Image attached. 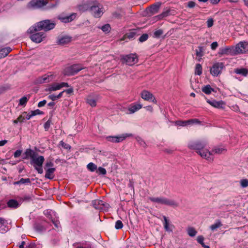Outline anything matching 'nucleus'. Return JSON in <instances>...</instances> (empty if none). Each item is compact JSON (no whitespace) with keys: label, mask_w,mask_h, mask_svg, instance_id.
<instances>
[{"label":"nucleus","mask_w":248,"mask_h":248,"mask_svg":"<svg viewBox=\"0 0 248 248\" xmlns=\"http://www.w3.org/2000/svg\"><path fill=\"white\" fill-rule=\"evenodd\" d=\"M229 49L228 48H222L220 50L219 53L221 54H227L229 51Z\"/></svg>","instance_id":"obj_57"},{"label":"nucleus","mask_w":248,"mask_h":248,"mask_svg":"<svg viewBox=\"0 0 248 248\" xmlns=\"http://www.w3.org/2000/svg\"><path fill=\"white\" fill-rule=\"evenodd\" d=\"M73 246L76 248H92V244L87 242L75 243Z\"/></svg>","instance_id":"obj_22"},{"label":"nucleus","mask_w":248,"mask_h":248,"mask_svg":"<svg viewBox=\"0 0 248 248\" xmlns=\"http://www.w3.org/2000/svg\"><path fill=\"white\" fill-rule=\"evenodd\" d=\"M223 67V64L222 62L215 63L210 69V73L213 76H217L220 73Z\"/></svg>","instance_id":"obj_13"},{"label":"nucleus","mask_w":248,"mask_h":248,"mask_svg":"<svg viewBox=\"0 0 248 248\" xmlns=\"http://www.w3.org/2000/svg\"><path fill=\"white\" fill-rule=\"evenodd\" d=\"M202 90L203 93L207 94H210L212 92L214 91V89L209 85L203 86L202 88Z\"/></svg>","instance_id":"obj_33"},{"label":"nucleus","mask_w":248,"mask_h":248,"mask_svg":"<svg viewBox=\"0 0 248 248\" xmlns=\"http://www.w3.org/2000/svg\"><path fill=\"white\" fill-rule=\"evenodd\" d=\"M51 121L48 120L44 124V128L46 131H47L50 127Z\"/></svg>","instance_id":"obj_51"},{"label":"nucleus","mask_w":248,"mask_h":248,"mask_svg":"<svg viewBox=\"0 0 248 248\" xmlns=\"http://www.w3.org/2000/svg\"><path fill=\"white\" fill-rule=\"evenodd\" d=\"M187 6L189 8H193L195 6V3L192 1H189Z\"/></svg>","instance_id":"obj_63"},{"label":"nucleus","mask_w":248,"mask_h":248,"mask_svg":"<svg viewBox=\"0 0 248 248\" xmlns=\"http://www.w3.org/2000/svg\"><path fill=\"white\" fill-rule=\"evenodd\" d=\"M63 91H64V92H66L67 93L71 94V93H73V88H71L68 89L64 90Z\"/></svg>","instance_id":"obj_64"},{"label":"nucleus","mask_w":248,"mask_h":248,"mask_svg":"<svg viewBox=\"0 0 248 248\" xmlns=\"http://www.w3.org/2000/svg\"><path fill=\"white\" fill-rule=\"evenodd\" d=\"M76 16V14L73 13L69 16H59V19L63 23H68L73 20Z\"/></svg>","instance_id":"obj_20"},{"label":"nucleus","mask_w":248,"mask_h":248,"mask_svg":"<svg viewBox=\"0 0 248 248\" xmlns=\"http://www.w3.org/2000/svg\"><path fill=\"white\" fill-rule=\"evenodd\" d=\"M136 140L139 142V143L142 147H145L146 146V144L145 142L140 137H137L136 138Z\"/></svg>","instance_id":"obj_43"},{"label":"nucleus","mask_w":248,"mask_h":248,"mask_svg":"<svg viewBox=\"0 0 248 248\" xmlns=\"http://www.w3.org/2000/svg\"><path fill=\"white\" fill-rule=\"evenodd\" d=\"M44 160L45 158L44 156L38 155V154L31 160V164L33 165L35 169L40 174H42L43 172L42 165Z\"/></svg>","instance_id":"obj_3"},{"label":"nucleus","mask_w":248,"mask_h":248,"mask_svg":"<svg viewBox=\"0 0 248 248\" xmlns=\"http://www.w3.org/2000/svg\"><path fill=\"white\" fill-rule=\"evenodd\" d=\"M123 227V224L121 220H117L115 223V228L116 229H120Z\"/></svg>","instance_id":"obj_46"},{"label":"nucleus","mask_w":248,"mask_h":248,"mask_svg":"<svg viewBox=\"0 0 248 248\" xmlns=\"http://www.w3.org/2000/svg\"><path fill=\"white\" fill-rule=\"evenodd\" d=\"M123 63L128 65H133L138 62L137 57L135 54H131L123 57L121 59Z\"/></svg>","instance_id":"obj_7"},{"label":"nucleus","mask_w":248,"mask_h":248,"mask_svg":"<svg viewBox=\"0 0 248 248\" xmlns=\"http://www.w3.org/2000/svg\"><path fill=\"white\" fill-rule=\"evenodd\" d=\"M37 32L32 33V34L30 36V38L33 42L39 43L46 37V35L43 32Z\"/></svg>","instance_id":"obj_11"},{"label":"nucleus","mask_w":248,"mask_h":248,"mask_svg":"<svg viewBox=\"0 0 248 248\" xmlns=\"http://www.w3.org/2000/svg\"><path fill=\"white\" fill-rule=\"evenodd\" d=\"M198 154L202 158H204L209 161H212L213 158L211 157L212 155V152L209 151L208 150L202 149L201 151L198 152Z\"/></svg>","instance_id":"obj_17"},{"label":"nucleus","mask_w":248,"mask_h":248,"mask_svg":"<svg viewBox=\"0 0 248 248\" xmlns=\"http://www.w3.org/2000/svg\"><path fill=\"white\" fill-rule=\"evenodd\" d=\"M87 168L88 170L92 172H93L96 170L97 166L95 165L94 163L91 162L87 165Z\"/></svg>","instance_id":"obj_38"},{"label":"nucleus","mask_w":248,"mask_h":248,"mask_svg":"<svg viewBox=\"0 0 248 248\" xmlns=\"http://www.w3.org/2000/svg\"><path fill=\"white\" fill-rule=\"evenodd\" d=\"M55 24V23L49 20L41 21L31 27L28 30V32L32 33L42 30L48 31L54 28Z\"/></svg>","instance_id":"obj_1"},{"label":"nucleus","mask_w":248,"mask_h":248,"mask_svg":"<svg viewBox=\"0 0 248 248\" xmlns=\"http://www.w3.org/2000/svg\"><path fill=\"white\" fill-rule=\"evenodd\" d=\"M61 89L59 83H54L50 85L49 87L46 89L47 92H53Z\"/></svg>","instance_id":"obj_30"},{"label":"nucleus","mask_w":248,"mask_h":248,"mask_svg":"<svg viewBox=\"0 0 248 248\" xmlns=\"http://www.w3.org/2000/svg\"><path fill=\"white\" fill-rule=\"evenodd\" d=\"M71 41V37L69 36H63L59 38L58 43L59 45H64L68 44Z\"/></svg>","instance_id":"obj_23"},{"label":"nucleus","mask_w":248,"mask_h":248,"mask_svg":"<svg viewBox=\"0 0 248 248\" xmlns=\"http://www.w3.org/2000/svg\"><path fill=\"white\" fill-rule=\"evenodd\" d=\"M98 99V97L96 94L89 95L87 97L86 102L91 107H94L96 105V101Z\"/></svg>","instance_id":"obj_16"},{"label":"nucleus","mask_w":248,"mask_h":248,"mask_svg":"<svg viewBox=\"0 0 248 248\" xmlns=\"http://www.w3.org/2000/svg\"><path fill=\"white\" fill-rule=\"evenodd\" d=\"M188 123H189V124H200L201 122L197 119H193L188 120Z\"/></svg>","instance_id":"obj_49"},{"label":"nucleus","mask_w":248,"mask_h":248,"mask_svg":"<svg viewBox=\"0 0 248 248\" xmlns=\"http://www.w3.org/2000/svg\"><path fill=\"white\" fill-rule=\"evenodd\" d=\"M131 134H124L118 136H108L107 139L108 141L112 142L118 143L123 141L126 137H131Z\"/></svg>","instance_id":"obj_12"},{"label":"nucleus","mask_w":248,"mask_h":248,"mask_svg":"<svg viewBox=\"0 0 248 248\" xmlns=\"http://www.w3.org/2000/svg\"><path fill=\"white\" fill-rule=\"evenodd\" d=\"M100 29L102 30L103 31L106 33H108L111 30V27L108 24H105L102 26Z\"/></svg>","instance_id":"obj_39"},{"label":"nucleus","mask_w":248,"mask_h":248,"mask_svg":"<svg viewBox=\"0 0 248 248\" xmlns=\"http://www.w3.org/2000/svg\"><path fill=\"white\" fill-rule=\"evenodd\" d=\"M197 242L200 244L202 247H203L204 248H210V247L208 245H206L204 242H203V241H204V237L202 235H200V236H198L197 237Z\"/></svg>","instance_id":"obj_34"},{"label":"nucleus","mask_w":248,"mask_h":248,"mask_svg":"<svg viewBox=\"0 0 248 248\" xmlns=\"http://www.w3.org/2000/svg\"><path fill=\"white\" fill-rule=\"evenodd\" d=\"M90 11L95 17H99L103 14L102 6L98 2H92Z\"/></svg>","instance_id":"obj_6"},{"label":"nucleus","mask_w":248,"mask_h":248,"mask_svg":"<svg viewBox=\"0 0 248 248\" xmlns=\"http://www.w3.org/2000/svg\"><path fill=\"white\" fill-rule=\"evenodd\" d=\"M149 199L153 202L170 206L173 207L178 206V203L174 200L164 197H149Z\"/></svg>","instance_id":"obj_2"},{"label":"nucleus","mask_w":248,"mask_h":248,"mask_svg":"<svg viewBox=\"0 0 248 248\" xmlns=\"http://www.w3.org/2000/svg\"><path fill=\"white\" fill-rule=\"evenodd\" d=\"M226 150V149H225L224 148H222V147L215 148L214 149H213L212 151V155L213 154H218V155L221 154L223 153V152L225 151Z\"/></svg>","instance_id":"obj_35"},{"label":"nucleus","mask_w":248,"mask_h":248,"mask_svg":"<svg viewBox=\"0 0 248 248\" xmlns=\"http://www.w3.org/2000/svg\"><path fill=\"white\" fill-rule=\"evenodd\" d=\"M234 72L237 74L241 75L244 77H246L248 73V70L244 68H236L234 70Z\"/></svg>","instance_id":"obj_28"},{"label":"nucleus","mask_w":248,"mask_h":248,"mask_svg":"<svg viewBox=\"0 0 248 248\" xmlns=\"http://www.w3.org/2000/svg\"><path fill=\"white\" fill-rule=\"evenodd\" d=\"M24 155L25 156L23 157V159H28L30 158L31 160H32L33 158L35 157V155H37V153L32 149L29 148L26 150L24 153Z\"/></svg>","instance_id":"obj_18"},{"label":"nucleus","mask_w":248,"mask_h":248,"mask_svg":"<svg viewBox=\"0 0 248 248\" xmlns=\"http://www.w3.org/2000/svg\"><path fill=\"white\" fill-rule=\"evenodd\" d=\"M163 33V31L162 30H158L155 31L154 33V37L155 38H159L161 35Z\"/></svg>","instance_id":"obj_42"},{"label":"nucleus","mask_w":248,"mask_h":248,"mask_svg":"<svg viewBox=\"0 0 248 248\" xmlns=\"http://www.w3.org/2000/svg\"><path fill=\"white\" fill-rule=\"evenodd\" d=\"M202 73V67L200 64H197L195 68V74L201 75Z\"/></svg>","instance_id":"obj_40"},{"label":"nucleus","mask_w":248,"mask_h":248,"mask_svg":"<svg viewBox=\"0 0 248 248\" xmlns=\"http://www.w3.org/2000/svg\"><path fill=\"white\" fill-rule=\"evenodd\" d=\"M11 50L12 49L10 47H7L1 49L0 50V59L6 57Z\"/></svg>","instance_id":"obj_27"},{"label":"nucleus","mask_w":248,"mask_h":248,"mask_svg":"<svg viewBox=\"0 0 248 248\" xmlns=\"http://www.w3.org/2000/svg\"><path fill=\"white\" fill-rule=\"evenodd\" d=\"M207 102L208 103H209L212 106H213L215 108H223V105H224L223 102L221 101H217L215 100H207Z\"/></svg>","instance_id":"obj_21"},{"label":"nucleus","mask_w":248,"mask_h":248,"mask_svg":"<svg viewBox=\"0 0 248 248\" xmlns=\"http://www.w3.org/2000/svg\"><path fill=\"white\" fill-rule=\"evenodd\" d=\"M136 30H133L131 31H129V32L127 33L126 34V35L127 37V38H128L129 39H132L133 37H134V36L136 35Z\"/></svg>","instance_id":"obj_41"},{"label":"nucleus","mask_w":248,"mask_h":248,"mask_svg":"<svg viewBox=\"0 0 248 248\" xmlns=\"http://www.w3.org/2000/svg\"><path fill=\"white\" fill-rule=\"evenodd\" d=\"M141 97L145 100L151 101L155 103H156V99L153 94L146 90H144L141 93Z\"/></svg>","instance_id":"obj_15"},{"label":"nucleus","mask_w":248,"mask_h":248,"mask_svg":"<svg viewBox=\"0 0 248 248\" xmlns=\"http://www.w3.org/2000/svg\"><path fill=\"white\" fill-rule=\"evenodd\" d=\"M53 78V75L51 73L45 74L41 77L37 78L35 80L36 84H43L50 82Z\"/></svg>","instance_id":"obj_10"},{"label":"nucleus","mask_w":248,"mask_h":248,"mask_svg":"<svg viewBox=\"0 0 248 248\" xmlns=\"http://www.w3.org/2000/svg\"><path fill=\"white\" fill-rule=\"evenodd\" d=\"M94 208L100 211H106L109 208V204L101 200H96L92 202Z\"/></svg>","instance_id":"obj_9"},{"label":"nucleus","mask_w":248,"mask_h":248,"mask_svg":"<svg viewBox=\"0 0 248 248\" xmlns=\"http://www.w3.org/2000/svg\"><path fill=\"white\" fill-rule=\"evenodd\" d=\"M7 205L9 207L16 208L18 207L19 203L15 200H10L7 202Z\"/></svg>","instance_id":"obj_32"},{"label":"nucleus","mask_w":248,"mask_h":248,"mask_svg":"<svg viewBox=\"0 0 248 248\" xmlns=\"http://www.w3.org/2000/svg\"><path fill=\"white\" fill-rule=\"evenodd\" d=\"M48 98L49 99H51L52 100V101H55L57 99H58V98L57 97V95H55L54 94H51V95H49L48 96Z\"/></svg>","instance_id":"obj_61"},{"label":"nucleus","mask_w":248,"mask_h":248,"mask_svg":"<svg viewBox=\"0 0 248 248\" xmlns=\"http://www.w3.org/2000/svg\"><path fill=\"white\" fill-rule=\"evenodd\" d=\"M83 69V67L79 64H74L65 68L63 74L66 76L74 75Z\"/></svg>","instance_id":"obj_4"},{"label":"nucleus","mask_w":248,"mask_h":248,"mask_svg":"<svg viewBox=\"0 0 248 248\" xmlns=\"http://www.w3.org/2000/svg\"><path fill=\"white\" fill-rule=\"evenodd\" d=\"M214 23V20L213 18H209L207 21V26L210 28L213 26Z\"/></svg>","instance_id":"obj_55"},{"label":"nucleus","mask_w":248,"mask_h":248,"mask_svg":"<svg viewBox=\"0 0 248 248\" xmlns=\"http://www.w3.org/2000/svg\"><path fill=\"white\" fill-rule=\"evenodd\" d=\"M177 124L180 126H186L189 124L188 120L186 121H179L177 122Z\"/></svg>","instance_id":"obj_56"},{"label":"nucleus","mask_w":248,"mask_h":248,"mask_svg":"<svg viewBox=\"0 0 248 248\" xmlns=\"http://www.w3.org/2000/svg\"><path fill=\"white\" fill-rule=\"evenodd\" d=\"M92 2H87L84 3H83L78 6V9L80 11L84 12L87 11H90V8L91 7Z\"/></svg>","instance_id":"obj_25"},{"label":"nucleus","mask_w":248,"mask_h":248,"mask_svg":"<svg viewBox=\"0 0 248 248\" xmlns=\"http://www.w3.org/2000/svg\"><path fill=\"white\" fill-rule=\"evenodd\" d=\"M235 52L237 53H243L248 51V43L246 42H241L235 46Z\"/></svg>","instance_id":"obj_14"},{"label":"nucleus","mask_w":248,"mask_h":248,"mask_svg":"<svg viewBox=\"0 0 248 248\" xmlns=\"http://www.w3.org/2000/svg\"><path fill=\"white\" fill-rule=\"evenodd\" d=\"M55 171V168H48L46 170L45 177L48 179H52L54 177L53 173Z\"/></svg>","instance_id":"obj_26"},{"label":"nucleus","mask_w":248,"mask_h":248,"mask_svg":"<svg viewBox=\"0 0 248 248\" xmlns=\"http://www.w3.org/2000/svg\"><path fill=\"white\" fill-rule=\"evenodd\" d=\"M60 144L65 149H70L71 148L69 144L64 143L62 141H61L60 142Z\"/></svg>","instance_id":"obj_50"},{"label":"nucleus","mask_w":248,"mask_h":248,"mask_svg":"<svg viewBox=\"0 0 248 248\" xmlns=\"http://www.w3.org/2000/svg\"><path fill=\"white\" fill-rule=\"evenodd\" d=\"M31 183V181L29 178H21L20 180L15 182L14 185H19L20 184L30 185Z\"/></svg>","instance_id":"obj_29"},{"label":"nucleus","mask_w":248,"mask_h":248,"mask_svg":"<svg viewBox=\"0 0 248 248\" xmlns=\"http://www.w3.org/2000/svg\"><path fill=\"white\" fill-rule=\"evenodd\" d=\"M161 5V3L156 2L153 5H152L149 8L148 10L149 12L152 14H155L157 13L158 10Z\"/></svg>","instance_id":"obj_24"},{"label":"nucleus","mask_w":248,"mask_h":248,"mask_svg":"<svg viewBox=\"0 0 248 248\" xmlns=\"http://www.w3.org/2000/svg\"><path fill=\"white\" fill-rule=\"evenodd\" d=\"M18 120L19 123H22L24 122V121L25 120L24 118V115H23V113L22 115H20L18 118Z\"/></svg>","instance_id":"obj_60"},{"label":"nucleus","mask_w":248,"mask_h":248,"mask_svg":"<svg viewBox=\"0 0 248 248\" xmlns=\"http://www.w3.org/2000/svg\"><path fill=\"white\" fill-rule=\"evenodd\" d=\"M217 46H218V44L217 42H214L213 43H212V44L211 45V48L213 50L216 49L217 48Z\"/></svg>","instance_id":"obj_59"},{"label":"nucleus","mask_w":248,"mask_h":248,"mask_svg":"<svg viewBox=\"0 0 248 248\" xmlns=\"http://www.w3.org/2000/svg\"><path fill=\"white\" fill-rule=\"evenodd\" d=\"M28 99H29L26 96L22 97L19 100V105L21 106L25 105L27 103Z\"/></svg>","instance_id":"obj_45"},{"label":"nucleus","mask_w":248,"mask_h":248,"mask_svg":"<svg viewBox=\"0 0 248 248\" xmlns=\"http://www.w3.org/2000/svg\"><path fill=\"white\" fill-rule=\"evenodd\" d=\"M148 38V35L146 33L142 35L139 38V41L140 42H143L147 40Z\"/></svg>","instance_id":"obj_47"},{"label":"nucleus","mask_w":248,"mask_h":248,"mask_svg":"<svg viewBox=\"0 0 248 248\" xmlns=\"http://www.w3.org/2000/svg\"><path fill=\"white\" fill-rule=\"evenodd\" d=\"M206 145V143L203 141H190L188 144V147L192 150L196 151L197 154L199 151L204 149Z\"/></svg>","instance_id":"obj_5"},{"label":"nucleus","mask_w":248,"mask_h":248,"mask_svg":"<svg viewBox=\"0 0 248 248\" xmlns=\"http://www.w3.org/2000/svg\"><path fill=\"white\" fill-rule=\"evenodd\" d=\"M48 0H32L28 4V7L32 9L41 8L46 5Z\"/></svg>","instance_id":"obj_8"},{"label":"nucleus","mask_w":248,"mask_h":248,"mask_svg":"<svg viewBox=\"0 0 248 248\" xmlns=\"http://www.w3.org/2000/svg\"><path fill=\"white\" fill-rule=\"evenodd\" d=\"M59 85H60V89H61L62 88V87H69V85L66 82H62L61 83H59Z\"/></svg>","instance_id":"obj_62"},{"label":"nucleus","mask_w":248,"mask_h":248,"mask_svg":"<svg viewBox=\"0 0 248 248\" xmlns=\"http://www.w3.org/2000/svg\"><path fill=\"white\" fill-rule=\"evenodd\" d=\"M97 172H98L99 174L103 175H105L107 173L106 170L104 168L101 167L98 168V170Z\"/></svg>","instance_id":"obj_48"},{"label":"nucleus","mask_w":248,"mask_h":248,"mask_svg":"<svg viewBox=\"0 0 248 248\" xmlns=\"http://www.w3.org/2000/svg\"><path fill=\"white\" fill-rule=\"evenodd\" d=\"M222 225L221 222L219 220L217 221L214 224L210 226L211 231H214L216 229L219 228Z\"/></svg>","instance_id":"obj_36"},{"label":"nucleus","mask_w":248,"mask_h":248,"mask_svg":"<svg viewBox=\"0 0 248 248\" xmlns=\"http://www.w3.org/2000/svg\"><path fill=\"white\" fill-rule=\"evenodd\" d=\"M142 108V105L140 104H136L131 106L129 108L128 110L130 113H133Z\"/></svg>","instance_id":"obj_31"},{"label":"nucleus","mask_w":248,"mask_h":248,"mask_svg":"<svg viewBox=\"0 0 248 248\" xmlns=\"http://www.w3.org/2000/svg\"><path fill=\"white\" fill-rule=\"evenodd\" d=\"M46 103V100H44L40 101L38 103V107L40 108L43 106H44Z\"/></svg>","instance_id":"obj_58"},{"label":"nucleus","mask_w":248,"mask_h":248,"mask_svg":"<svg viewBox=\"0 0 248 248\" xmlns=\"http://www.w3.org/2000/svg\"><path fill=\"white\" fill-rule=\"evenodd\" d=\"M22 150H16L15 153H14V156L15 158H17V157H18L19 156H20L22 154Z\"/></svg>","instance_id":"obj_54"},{"label":"nucleus","mask_w":248,"mask_h":248,"mask_svg":"<svg viewBox=\"0 0 248 248\" xmlns=\"http://www.w3.org/2000/svg\"><path fill=\"white\" fill-rule=\"evenodd\" d=\"M31 112L32 114V115L33 116H35V115H39V114H43V112L40 111L39 109H36V110H35L34 111H31Z\"/></svg>","instance_id":"obj_52"},{"label":"nucleus","mask_w":248,"mask_h":248,"mask_svg":"<svg viewBox=\"0 0 248 248\" xmlns=\"http://www.w3.org/2000/svg\"><path fill=\"white\" fill-rule=\"evenodd\" d=\"M163 225L165 231L169 232H173L174 228V226L170 222L166 217L163 216Z\"/></svg>","instance_id":"obj_19"},{"label":"nucleus","mask_w":248,"mask_h":248,"mask_svg":"<svg viewBox=\"0 0 248 248\" xmlns=\"http://www.w3.org/2000/svg\"><path fill=\"white\" fill-rule=\"evenodd\" d=\"M203 48L202 46H199L198 49L196 50V53L197 56L199 57L198 61H200L201 57L203 56Z\"/></svg>","instance_id":"obj_37"},{"label":"nucleus","mask_w":248,"mask_h":248,"mask_svg":"<svg viewBox=\"0 0 248 248\" xmlns=\"http://www.w3.org/2000/svg\"><path fill=\"white\" fill-rule=\"evenodd\" d=\"M241 186L242 187H246L248 186V180L247 179H242L240 182Z\"/></svg>","instance_id":"obj_44"},{"label":"nucleus","mask_w":248,"mask_h":248,"mask_svg":"<svg viewBox=\"0 0 248 248\" xmlns=\"http://www.w3.org/2000/svg\"><path fill=\"white\" fill-rule=\"evenodd\" d=\"M23 115H24L25 119L27 120L30 119L33 116L31 112L30 114H28L26 112H24L23 113Z\"/></svg>","instance_id":"obj_53"}]
</instances>
